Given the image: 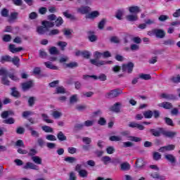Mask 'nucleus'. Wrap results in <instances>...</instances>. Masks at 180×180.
<instances>
[{
  "mask_svg": "<svg viewBox=\"0 0 180 180\" xmlns=\"http://www.w3.org/2000/svg\"><path fill=\"white\" fill-rule=\"evenodd\" d=\"M170 79L172 82H174V84H178L179 82H180V75H177L176 76H173L171 77Z\"/></svg>",
  "mask_w": 180,
  "mask_h": 180,
  "instance_id": "a19ab883",
  "label": "nucleus"
},
{
  "mask_svg": "<svg viewBox=\"0 0 180 180\" xmlns=\"http://www.w3.org/2000/svg\"><path fill=\"white\" fill-rule=\"evenodd\" d=\"M101 161L103 162L104 165H108L109 162H112V158L109 156H103L101 158Z\"/></svg>",
  "mask_w": 180,
  "mask_h": 180,
  "instance_id": "2f4dec72",
  "label": "nucleus"
},
{
  "mask_svg": "<svg viewBox=\"0 0 180 180\" xmlns=\"http://www.w3.org/2000/svg\"><path fill=\"white\" fill-rule=\"evenodd\" d=\"M133 68H134V64L131 62H129L127 64L123 65L122 70L123 72L131 74V72H133Z\"/></svg>",
  "mask_w": 180,
  "mask_h": 180,
  "instance_id": "20e7f679",
  "label": "nucleus"
},
{
  "mask_svg": "<svg viewBox=\"0 0 180 180\" xmlns=\"http://www.w3.org/2000/svg\"><path fill=\"white\" fill-rule=\"evenodd\" d=\"M155 36L158 39H164L165 37V31L161 29H155Z\"/></svg>",
  "mask_w": 180,
  "mask_h": 180,
  "instance_id": "ddd939ff",
  "label": "nucleus"
},
{
  "mask_svg": "<svg viewBox=\"0 0 180 180\" xmlns=\"http://www.w3.org/2000/svg\"><path fill=\"white\" fill-rule=\"evenodd\" d=\"M32 161L34 162V164H37V165H41L42 160L41 158L39 156H32L31 158Z\"/></svg>",
  "mask_w": 180,
  "mask_h": 180,
  "instance_id": "b1692460",
  "label": "nucleus"
},
{
  "mask_svg": "<svg viewBox=\"0 0 180 180\" xmlns=\"http://www.w3.org/2000/svg\"><path fill=\"white\" fill-rule=\"evenodd\" d=\"M64 161H65V162H68V164H74V162H77V158H75V157L68 156L65 158Z\"/></svg>",
  "mask_w": 180,
  "mask_h": 180,
  "instance_id": "cd10ccee",
  "label": "nucleus"
},
{
  "mask_svg": "<svg viewBox=\"0 0 180 180\" xmlns=\"http://www.w3.org/2000/svg\"><path fill=\"white\" fill-rule=\"evenodd\" d=\"M136 169H143V167L146 165V162L143 158L137 159L136 162Z\"/></svg>",
  "mask_w": 180,
  "mask_h": 180,
  "instance_id": "a211bd4d",
  "label": "nucleus"
},
{
  "mask_svg": "<svg viewBox=\"0 0 180 180\" xmlns=\"http://www.w3.org/2000/svg\"><path fill=\"white\" fill-rule=\"evenodd\" d=\"M165 159L169 162H171V164H175L176 162V158L172 154L165 155Z\"/></svg>",
  "mask_w": 180,
  "mask_h": 180,
  "instance_id": "dca6fc26",
  "label": "nucleus"
},
{
  "mask_svg": "<svg viewBox=\"0 0 180 180\" xmlns=\"http://www.w3.org/2000/svg\"><path fill=\"white\" fill-rule=\"evenodd\" d=\"M0 75L1 77L8 76V70L4 68H0Z\"/></svg>",
  "mask_w": 180,
  "mask_h": 180,
  "instance_id": "6e6d98bb",
  "label": "nucleus"
},
{
  "mask_svg": "<svg viewBox=\"0 0 180 180\" xmlns=\"http://www.w3.org/2000/svg\"><path fill=\"white\" fill-rule=\"evenodd\" d=\"M37 32L39 34H44L46 32H49V29H46L44 25L39 26L37 28Z\"/></svg>",
  "mask_w": 180,
  "mask_h": 180,
  "instance_id": "a878e982",
  "label": "nucleus"
},
{
  "mask_svg": "<svg viewBox=\"0 0 180 180\" xmlns=\"http://www.w3.org/2000/svg\"><path fill=\"white\" fill-rule=\"evenodd\" d=\"M168 19H169V16L167 15H161L158 18V20H160V22H165V20H168Z\"/></svg>",
  "mask_w": 180,
  "mask_h": 180,
  "instance_id": "5fc2aeb1",
  "label": "nucleus"
},
{
  "mask_svg": "<svg viewBox=\"0 0 180 180\" xmlns=\"http://www.w3.org/2000/svg\"><path fill=\"white\" fill-rule=\"evenodd\" d=\"M41 117L44 120V122H46V123H54V121L52 120H50V117L47 114H41Z\"/></svg>",
  "mask_w": 180,
  "mask_h": 180,
  "instance_id": "c85d7f7f",
  "label": "nucleus"
},
{
  "mask_svg": "<svg viewBox=\"0 0 180 180\" xmlns=\"http://www.w3.org/2000/svg\"><path fill=\"white\" fill-rule=\"evenodd\" d=\"M123 13H124V11L122 10H118L117 11L115 18H117V19H118L119 20H122V18L123 17Z\"/></svg>",
  "mask_w": 180,
  "mask_h": 180,
  "instance_id": "8fccbe9b",
  "label": "nucleus"
},
{
  "mask_svg": "<svg viewBox=\"0 0 180 180\" xmlns=\"http://www.w3.org/2000/svg\"><path fill=\"white\" fill-rule=\"evenodd\" d=\"M1 14L4 18H8V16H9V11L6 8H4L1 12Z\"/></svg>",
  "mask_w": 180,
  "mask_h": 180,
  "instance_id": "4d7b16f0",
  "label": "nucleus"
},
{
  "mask_svg": "<svg viewBox=\"0 0 180 180\" xmlns=\"http://www.w3.org/2000/svg\"><path fill=\"white\" fill-rule=\"evenodd\" d=\"M98 124H100V126H105V124H106V120L103 117H100Z\"/></svg>",
  "mask_w": 180,
  "mask_h": 180,
  "instance_id": "774afa93",
  "label": "nucleus"
},
{
  "mask_svg": "<svg viewBox=\"0 0 180 180\" xmlns=\"http://www.w3.org/2000/svg\"><path fill=\"white\" fill-rule=\"evenodd\" d=\"M27 154L30 157H34L37 154V150L36 149H30Z\"/></svg>",
  "mask_w": 180,
  "mask_h": 180,
  "instance_id": "338daca9",
  "label": "nucleus"
},
{
  "mask_svg": "<svg viewBox=\"0 0 180 180\" xmlns=\"http://www.w3.org/2000/svg\"><path fill=\"white\" fill-rule=\"evenodd\" d=\"M130 141H134L135 143H139L141 141V138L136 137V136H129Z\"/></svg>",
  "mask_w": 180,
  "mask_h": 180,
  "instance_id": "69168bd1",
  "label": "nucleus"
},
{
  "mask_svg": "<svg viewBox=\"0 0 180 180\" xmlns=\"http://www.w3.org/2000/svg\"><path fill=\"white\" fill-rule=\"evenodd\" d=\"M8 50L9 51H11V53H13L14 54L15 53H19L20 51H22V50H23V48H16L15 44H10L8 46Z\"/></svg>",
  "mask_w": 180,
  "mask_h": 180,
  "instance_id": "f3484780",
  "label": "nucleus"
},
{
  "mask_svg": "<svg viewBox=\"0 0 180 180\" xmlns=\"http://www.w3.org/2000/svg\"><path fill=\"white\" fill-rule=\"evenodd\" d=\"M122 94H123V91L122 89H113L105 94V98H108V99H113L115 98H117V96L122 95Z\"/></svg>",
  "mask_w": 180,
  "mask_h": 180,
  "instance_id": "7ed1b4c3",
  "label": "nucleus"
},
{
  "mask_svg": "<svg viewBox=\"0 0 180 180\" xmlns=\"http://www.w3.org/2000/svg\"><path fill=\"white\" fill-rule=\"evenodd\" d=\"M78 102V95L75 94L70 98V105H74V103H77Z\"/></svg>",
  "mask_w": 180,
  "mask_h": 180,
  "instance_id": "f704fd0d",
  "label": "nucleus"
},
{
  "mask_svg": "<svg viewBox=\"0 0 180 180\" xmlns=\"http://www.w3.org/2000/svg\"><path fill=\"white\" fill-rule=\"evenodd\" d=\"M3 123H5V124H13V123H15V120L12 117H10L8 119L4 120Z\"/></svg>",
  "mask_w": 180,
  "mask_h": 180,
  "instance_id": "603ef678",
  "label": "nucleus"
},
{
  "mask_svg": "<svg viewBox=\"0 0 180 180\" xmlns=\"http://www.w3.org/2000/svg\"><path fill=\"white\" fill-rule=\"evenodd\" d=\"M122 147H124V148H127L129 147H133V143H131L130 141L123 142Z\"/></svg>",
  "mask_w": 180,
  "mask_h": 180,
  "instance_id": "e2e57ef3",
  "label": "nucleus"
},
{
  "mask_svg": "<svg viewBox=\"0 0 180 180\" xmlns=\"http://www.w3.org/2000/svg\"><path fill=\"white\" fill-rule=\"evenodd\" d=\"M164 120H165V122L166 123V124H167V126L174 127V122L171 120V118L166 117L164 118Z\"/></svg>",
  "mask_w": 180,
  "mask_h": 180,
  "instance_id": "de8ad7c7",
  "label": "nucleus"
},
{
  "mask_svg": "<svg viewBox=\"0 0 180 180\" xmlns=\"http://www.w3.org/2000/svg\"><path fill=\"white\" fill-rule=\"evenodd\" d=\"M49 53L50 54H51L52 56H55L56 54H58V50L57 49V48L56 46H52L50 49H49Z\"/></svg>",
  "mask_w": 180,
  "mask_h": 180,
  "instance_id": "c03bdc74",
  "label": "nucleus"
},
{
  "mask_svg": "<svg viewBox=\"0 0 180 180\" xmlns=\"http://www.w3.org/2000/svg\"><path fill=\"white\" fill-rule=\"evenodd\" d=\"M92 10L89 6H81L77 8V13H81V15H88Z\"/></svg>",
  "mask_w": 180,
  "mask_h": 180,
  "instance_id": "423d86ee",
  "label": "nucleus"
},
{
  "mask_svg": "<svg viewBox=\"0 0 180 180\" xmlns=\"http://www.w3.org/2000/svg\"><path fill=\"white\" fill-rule=\"evenodd\" d=\"M44 65H46V68H49V70H58V67L53 65L51 62H45Z\"/></svg>",
  "mask_w": 180,
  "mask_h": 180,
  "instance_id": "7c9ffc66",
  "label": "nucleus"
},
{
  "mask_svg": "<svg viewBox=\"0 0 180 180\" xmlns=\"http://www.w3.org/2000/svg\"><path fill=\"white\" fill-rule=\"evenodd\" d=\"M99 15V12L97 11H94L91 12V13H89L87 15H86V19H94L95 18H98V15Z\"/></svg>",
  "mask_w": 180,
  "mask_h": 180,
  "instance_id": "4be33fe9",
  "label": "nucleus"
},
{
  "mask_svg": "<svg viewBox=\"0 0 180 180\" xmlns=\"http://www.w3.org/2000/svg\"><path fill=\"white\" fill-rule=\"evenodd\" d=\"M125 18L127 20H128V22H136L139 20V15H137L136 14H129L126 15Z\"/></svg>",
  "mask_w": 180,
  "mask_h": 180,
  "instance_id": "6ab92c4d",
  "label": "nucleus"
},
{
  "mask_svg": "<svg viewBox=\"0 0 180 180\" xmlns=\"http://www.w3.org/2000/svg\"><path fill=\"white\" fill-rule=\"evenodd\" d=\"M12 91H11V96H13L14 98H20V93H19L18 91V90L16 89V87H13L11 89Z\"/></svg>",
  "mask_w": 180,
  "mask_h": 180,
  "instance_id": "c756f323",
  "label": "nucleus"
},
{
  "mask_svg": "<svg viewBox=\"0 0 180 180\" xmlns=\"http://www.w3.org/2000/svg\"><path fill=\"white\" fill-rule=\"evenodd\" d=\"M78 174L80 178H88L89 173H88V171H86V169H82L78 172Z\"/></svg>",
  "mask_w": 180,
  "mask_h": 180,
  "instance_id": "473e14b6",
  "label": "nucleus"
},
{
  "mask_svg": "<svg viewBox=\"0 0 180 180\" xmlns=\"http://www.w3.org/2000/svg\"><path fill=\"white\" fill-rule=\"evenodd\" d=\"M25 127L31 132V136H32V137H39L40 134H39V131L34 130L33 127H30V125L27 124Z\"/></svg>",
  "mask_w": 180,
  "mask_h": 180,
  "instance_id": "2eb2a0df",
  "label": "nucleus"
},
{
  "mask_svg": "<svg viewBox=\"0 0 180 180\" xmlns=\"http://www.w3.org/2000/svg\"><path fill=\"white\" fill-rule=\"evenodd\" d=\"M34 102H36V97L31 96L28 99V105L32 107L34 105Z\"/></svg>",
  "mask_w": 180,
  "mask_h": 180,
  "instance_id": "a18cd8bd",
  "label": "nucleus"
},
{
  "mask_svg": "<svg viewBox=\"0 0 180 180\" xmlns=\"http://www.w3.org/2000/svg\"><path fill=\"white\" fill-rule=\"evenodd\" d=\"M176 134H178V133L174 131H167L163 129L162 131V135L168 139H174V137H176Z\"/></svg>",
  "mask_w": 180,
  "mask_h": 180,
  "instance_id": "0eeeda50",
  "label": "nucleus"
},
{
  "mask_svg": "<svg viewBox=\"0 0 180 180\" xmlns=\"http://www.w3.org/2000/svg\"><path fill=\"white\" fill-rule=\"evenodd\" d=\"M82 56L84 58H89L91 57V53L88 51H82Z\"/></svg>",
  "mask_w": 180,
  "mask_h": 180,
  "instance_id": "bf43d9fd",
  "label": "nucleus"
},
{
  "mask_svg": "<svg viewBox=\"0 0 180 180\" xmlns=\"http://www.w3.org/2000/svg\"><path fill=\"white\" fill-rule=\"evenodd\" d=\"M162 155L158 152H154L153 155V158L155 161H158L161 158Z\"/></svg>",
  "mask_w": 180,
  "mask_h": 180,
  "instance_id": "49530a36",
  "label": "nucleus"
},
{
  "mask_svg": "<svg viewBox=\"0 0 180 180\" xmlns=\"http://www.w3.org/2000/svg\"><path fill=\"white\" fill-rule=\"evenodd\" d=\"M41 129L44 131H45V133H53V128H51V127L45 125V126H43Z\"/></svg>",
  "mask_w": 180,
  "mask_h": 180,
  "instance_id": "79ce46f5",
  "label": "nucleus"
},
{
  "mask_svg": "<svg viewBox=\"0 0 180 180\" xmlns=\"http://www.w3.org/2000/svg\"><path fill=\"white\" fill-rule=\"evenodd\" d=\"M175 150V145L169 144L165 146H162L158 149L160 153H165L166 151H174Z\"/></svg>",
  "mask_w": 180,
  "mask_h": 180,
  "instance_id": "39448f33",
  "label": "nucleus"
},
{
  "mask_svg": "<svg viewBox=\"0 0 180 180\" xmlns=\"http://www.w3.org/2000/svg\"><path fill=\"white\" fill-rule=\"evenodd\" d=\"M57 139L59 140V141H65L67 140V136L64 135L63 131H59L57 134Z\"/></svg>",
  "mask_w": 180,
  "mask_h": 180,
  "instance_id": "bb28decb",
  "label": "nucleus"
},
{
  "mask_svg": "<svg viewBox=\"0 0 180 180\" xmlns=\"http://www.w3.org/2000/svg\"><path fill=\"white\" fill-rule=\"evenodd\" d=\"M163 44H165V46H174L175 41L171 39H166L164 41Z\"/></svg>",
  "mask_w": 180,
  "mask_h": 180,
  "instance_id": "4c0bfd02",
  "label": "nucleus"
},
{
  "mask_svg": "<svg viewBox=\"0 0 180 180\" xmlns=\"http://www.w3.org/2000/svg\"><path fill=\"white\" fill-rule=\"evenodd\" d=\"M120 106H122L121 103H115L110 108L111 112H115V113H120Z\"/></svg>",
  "mask_w": 180,
  "mask_h": 180,
  "instance_id": "f8f14e48",
  "label": "nucleus"
},
{
  "mask_svg": "<svg viewBox=\"0 0 180 180\" xmlns=\"http://www.w3.org/2000/svg\"><path fill=\"white\" fill-rule=\"evenodd\" d=\"M24 169H34L35 171H39V166L34 165L32 162H28L22 167Z\"/></svg>",
  "mask_w": 180,
  "mask_h": 180,
  "instance_id": "1a4fd4ad",
  "label": "nucleus"
},
{
  "mask_svg": "<svg viewBox=\"0 0 180 180\" xmlns=\"http://www.w3.org/2000/svg\"><path fill=\"white\" fill-rule=\"evenodd\" d=\"M46 139L49 141H57V138L53 134H48L46 136Z\"/></svg>",
  "mask_w": 180,
  "mask_h": 180,
  "instance_id": "37998d69",
  "label": "nucleus"
},
{
  "mask_svg": "<svg viewBox=\"0 0 180 180\" xmlns=\"http://www.w3.org/2000/svg\"><path fill=\"white\" fill-rule=\"evenodd\" d=\"M67 42L65 41H60L59 42H58V46H59V47H60L62 51H64L65 47H67Z\"/></svg>",
  "mask_w": 180,
  "mask_h": 180,
  "instance_id": "864d4df0",
  "label": "nucleus"
},
{
  "mask_svg": "<svg viewBox=\"0 0 180 180\" xmlns=\"http://www.w3.org/2000/svg\"><path fill=\"white\" fill-rule=\"evenodd\" d=\"M42 26H44L46 29H50L51 27H54V22L50 21L44 20L41 22Z\"/></svg>",
  "mask_w": 180,
  "mask_h": 180,
  "instance_id": "412c9836",
  "label": "nucleus"
},
{
  "mask_svg": "<svg viewBox=\"0 0 180 180\" xmlns=\"http://www.w3.org/2000/svg\"><path fill=\"white\" fill-rule=\"evenodd\" d=\"M11 111H4L1 112V117L2 119H7V117L11 115Z\"/></svg>",
  "mask_w": 180,
  "mask_h": 180,
  "instance_id": "680f3d73",
  "label": "nucleus"
},
{
  "mask_svg": "<svg viewBox=\"0 0 180 180\" xmlns=\"http://www.w3.org/2000/svg\"><path fill=\"white\" fill-rule=\"evenodd\" d=\"M56 34H60V30L58 29L52 30L49 33V36H56Z\"/></svg>",
  "mask_w": 180,
  "mask_h": 180,
  "instance_id": "052dcab7",
  "label": "nucleus"
},
{
  "mask_svg": "<svg viewBox=\"0 0 180 180\" xmlns=\"http://www.w3.org/2000/svg\"><path fill=\"white\" fill-rule=\"evenodd\" d=\"M33 81H28L22 84V91H28L30 88H33Z\"/></svg>",
  "mask_w": 180,
  "mask_h": 180,
  "instance_id": "4468645a",
  "label": "nucleus"
},
{
  "mask_svg": "<svg viewBox=\"0 0 180 180\" xmlns=\"http://www.w3.org/2000/svg\"><path fill=\"white\" fill-rule=\"evenodd\" d=\"M37 143L39 147H44V146H46V141H44L42 138H39L37 139Z\"/></svg>",
  "mask_w": 180,
  "mask_h": 180,
  "instance_id": "13d9d810",
  "label": "nucleus"
},
{
  "mask_svg": "<svg viewBox=\"0 0 180 180\" xmlns=\"http://www.w3.org/2000/svg\"><path fill=\"white\" fill-rule=\"evenodd\" d=\"M162 131H164V128H158V129H150V133H151L152 136H154L155 137H160V136L162 134Z\"/></svg>",
  "mask_w": 180,
  "mask_h": 180,
  "instance_id": "6e6552de",
  "label": "nucleus"
},
{
  "mask_svg": "<svg viewBox=\"0 0 180 180\" xmlns=\"http://www.w3.org/2000/svg\"><path fill=\"white\" fill-rule=\"evenodd\" d=\"M160 96L163 99H167V101H173L175 99V96L172 94H162Z\"/></svg>",
  "mask_w": 180,
  "mask_h": 180,
  "instance_id": "393cba45",
  "label": "nucleus"
},
{
  "mask_svg": "<svg viewBox=\"0 0 180 180\" xmlns=\"http://www.w3.org/2000/svg\"><path fill=\"white\" fill-rule=\"evenodd\" d=\"M130 164L127 162H123L120 165L121 171H130Z\"/></svg>",
  "mask_w": 180,
  "mask_h": 180,
  "instance_id": "aec40b11",
  "label": "nucleus"
},
{
  "mask_svg": "<svg viewBox=\"0 0 180 180\" xmlns=\"http://www.w3.org/2000/svg\"><path fill=\"white\" fill-rule=\"evenodd\" d=\"M160 108H164V109H172V104L169 102H163L159 104Z\"/></svg>",
  "mask_w": 180,
  "mask_h": 180,
  "instance_id": "5701e85b",
  "label": "nucleus"
},
{
  "mask_svg": "<svg viewBox=\"0 0 180 180\" xmlns=\"http://www.w3.org/2000/svg\"><path fill=\"white\" fill-rule=\"evenodd\" d=\"M0 63L5 64V63H12L13 65H15L18 68L20 67V59L18 56H14L12 58L9 55H4L1 57Z\"/></svg>",
  "mask_w": 180,
  "mask_h": 180,
  "instance_id": "f03ea898",
  "label": "nucleus"
},
{
  "mask_svg": "<svg viewBox=\"0 0 180 180\" xmlns=\"http://www.w3.org/2000/svg\"><path fill=\"white\" fill-rule=\"evenodd\" d=\"M55 23L57 27H60L64 23V20H63V18L58 17L55 21Z\"/></svg>",
  "mask_w": 180,
  "mask_h": 180,
  "instance_id": "58836bf2",
  "label": "nucleus"
},
{
  "mask_svg": "<svg viewBox=\"0 0 180 180\" xmlns=\"http://www.w3.org/2000/svg\"><path fill=\"white\" fill-rule=\"evenodd\" d=\"M153 111L150 110L143 112V116L145 119H151L153 117Z\"/></svg>",
  "mask_w": 180,
  "mask_h": 180,
  "instance_id": "72a5a7b5",
  "label": "nucleus"
},
{
  "mask_svg": "<svg viewBox=\"0 0 180 180\" xmlns=\"http://www.w3.org/2000/svg\"><path fill=\"white\" fill-rule=\"evenodd\" d=\"M129 127L132 129H138V130H144V127L141 124H139L136 122H131L128 124Z\"/></svg>",
  "mask_w": 180,
  "mask_h": 180,
  "instance_id": "9d476101",
  "label": "nucleus"
},
{
  "mask_svg": "<svg viewBox=\"0 0 180 180\" xmlns=\"http://www.w3.org/2000/svg\"><path fill=\"white\" fill-rule=\"evenodd\" d=\"M139 78L141 79H144L145 81H148V79H151V75L148 74H140Z\"/></svg>",
  "mask_w": 180,
  "mask_h": 180,
  "instance_id": "e433bc0d",
  "label": "nucleus"
},
{
  "mask_svg": "<svg viewBox=\"0 0 180 180\" xmlns=\"http://www.w3.org/2000/svg\"><path fill=\"white\" fill-rule=\"evenodd\" d=\"M52 116L55 119H60L61 116H63V112H59V111H53L52 112Z\"/></svg>",
  "mask_w": 180,
  "mask_h": 180,
  "instance_id": "ea45409f",
  "label": "nucleus"
},
{
  "mask_svg": "<svg viewBox=\"0 0 180 180\" xmlns=\"http://www.w3.org/2000/svg\"><path fill=\"white\" fill-rule=\"evenodd\" d=\"M1 84L3 85H7L9 86L11 82L8 79V75L7 76H3L1 77Z\"/></svg>",
  "mask_w": 180,
  "mask_h": 180,
  "instance_id": "c9c22d12",
  "label": "nucleus"
},
{
  "mask_svg": "<svg viewBox=\"0 0 180 180\" xmlns=\"http://www.w3.org/2000/svg\"><path fill=\"white\" fill-rule=\"evenodd\" d=\"M102 56V53L99 51L94 52V59H90L91 64L96 65V67H101L102 65L112 64V60H99V58H101Z\"/></svg>",
  "mask_w": 180,
  "mask_h": 180,
  "instance_id": "f257e3e1",
  "label": "nucleus"
},
{
  "mask_svg": "<svg viewBox=\"0 0 180 180\" xmlns=\"http://www.w3.org/2000/svg\"><path fill=\"white\" fill-rule=\"evenodd\" d=\"M56 94H65V89L63 86H58L56 88Z\"/></svg>",
  "mask_w": 180,
  "mask_h": 180,
  "instance_id": "0e129e2a",
  "label": "nucleus"
},
{
  "mask_svg": "<svg viewBox=\"0 0 180 180\" xmlns=\"http://www.w3.org/2000/svg\"><path fill=\"white\" fill-rule=\"evenodd\" d=\"M66 67H68V68H77V67H78V63L72 62L70 63H66Z\"/></svg>",
  "mask_w": 180,
  "mask_h": 180,
  "instance_id": "3c124183",
  "label": "nucleus"
},
{
  "mask_svg": "<svg viewBox=\"0 0 180 180\" xmlns=\"http://www.w3.org/2000/svg\"><path fill=\"white\" fill-rule=\"evenodd\" d=\"M109 139L110 141H122V136H111Z\"/></svg>",
  "mask_w": 180,
  "mask_h": 180,
  "instance_id": "09e8293b",
  "label": "nucleus"
},
{
  "mask_svg": "<svg viewBox=\"0 0 180 180\" xmlns=\"http://www.w3.org/2000/svg\"><path fill=\"white\" fill-rule=\"evenodd\" d=\"M129 13H132L134 15H137L141 12V9H140V7L137 6H132L128 8Z\"/></svg>",
  "mask_w": 180,
  "mask_h": 180,
  "instance_id": "9b49d317",
  "label": "nucleus"
}]
</instances>
